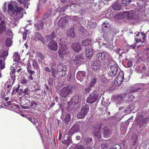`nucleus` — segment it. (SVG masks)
<instances>
[{"label": "nucleus", "instance_id": "obj_1", "mask_svg": "<svg viewBox=\"0 0 149 149\" xmlns=\"http://www.w3.org/2000/svg\"><path fill=\"white\" fill-rule=\"evenodd\" d=\"M101 96L99 90L95 89L90 94L86 100V102L90 104H93L95 102H98Z\"/></svg>", "mask_w": 149, "mask_h": 149}, {"label": "nucleus", "instance_id": "obj_2", "mask_svg": "<svg viewBox=\"0 0 149 149\" xmlns=\"http://www.w3.org/2000/svg\"><path fill=\"white\" fill-rule=\"evenodd\" d=\"M95 58L101 61H105L106 64L109 65L111 61V59L110 55H109L106 52L102 51L98 53L96 55Z\"/></svg>", "mask_w": 149, "mask_h": 149}, {"label": "nucleus", "instance_id": "obj_3", "mask_svg": "<svg viewBox=\"0 0 149 149\" xmlns=\"http://www.w3.org/2000/svg\"><path fill=\"white\" fill-rule=\"evenodd\" d=\"M102 124H97L93 126L92 128V134L95 138H97L99 140L101 139L102 135L100 132Z\"/></svg>", "mask_w": 149, "mask_h": 149}, {"label": "nucleus", "instance_id": "obj_4", "mask_svg": "<svg viewBox=\"0 0 149 149\" xmlns=\"http://www.w3.org/2000/svg\"><path fill=\"white\" fill-rule=\"evenodd\" d=\"M73 87L70 86L64 87L60 91V95L62 98H66L73 93Z\"/></svg>", "mask_w": 149, "mask_h": 149}, {"label": "nucleus", "instance_id": "obj_5", "mask_svg": "<svg viewBox=\"0 0 149 149\" xmlns=\"http://www.w3.org/2000/svg\"><path fill=\"white\" fill-rule=\"evenodd\" d=\"M118 66L116 64H115L110 67V70L107 72L108 77L109 79H112V77L116 75L118 70Z\"/></svg>", "mask_w": 149, "mask_h": 149}, {"label": "nucleus", "instance_id": "obj_6", "mask_svg": "<svg viewBox=\"0 0 149 149\" xmlns=\"http://www.w3.org/2000/svg\"><path fill=\"white\" fill-rule=\"evenodd\" d=\"M89 108L87 104H86L82 107L77 114V118L78 119L84 118L87 114L89 110Z\"/></svg>", "mask_w": 149, "mask_h": 149}, {"label": "nucleus", "instance_id": "obj_7", "mask_svg": "<svg viewBox=\"0 0 149 149\" xmlns=\"http://www.w3.org/2000/svg\"><path fill=\"white\" fill-rule=\"evenodd\" d=\"M84 56L82 53L76 56L73 59L74 64L78 66L81 65L84 62Z\"/></svg>", "mask_w": 149, "mask_h": 149}, {"label": "nucleus", "instance_id": "obj_8", "mask_svg": "<svg viewBox=\"0 0 149 149\" xmlns=\"http://www.w3.org/2000/svg\"><path fill=\"white\" fill-rule=\"evenodd\" d=\"M24 10L22 7L17 8L14 9L12 14L13 16L19 19L23 17V14L22 11Z\"/></svg>", "mask_w": 149, "mask_h": 149}, {"label": "nucleus", "instance_id": "obj_9", "mask_svg": "<svg viewBox=\"0 0 149 149\" xmlns=\"http://www.w3.org/2000/svg\"><path fill=\"white\" fill-rule=\"evenodd\" d=\"M86 74V72L85 71H78L76 74L77 78L78 79L83 81H86L88 79Z\"/></svg>", "mask_w": 149, "mask_h": 149}, {"label": "nucleus", "instance_id": "obj_10", "mask_svg": "<svg viewBox=\"0 0 149 149\" xmlns=\"http://www.w3.org/2000/svg\"><path fill=\"white\" fill-rule=\"evenodd\" d=\"M101 65V62L99 60H96L92 62L91 63V68L95 71L98 72L100 66Z\"/></svg>", "mask_w": 149, "mask_h": 149}, {"label": "nucleus", "instance_id": "obj_11", "mask_svg": "<svg viewBox=\"0 0 149 149\" xmlns=\"http://www.w3.org/2000/svg\"><path fill=\"white\" fill-rule=\"evenodd\" d=\"M71 100L73 102L74 105H76L77 107H79L81 101V97L78 95L75 94L72 96Z\"/></svg>", "mask_w": 149, "mask_h": 149}, {"label": "nucleus", "instance_id": "obj_12", "mask_svg": "<svg viewBox=\"0 0 149 149\" xmlns=\"http://www.w3.org/2000/svg\"><path fill=\"white\" fill-rule=\"evenodd\" d=\"M72 47L74 51L78 53L82 50V46L81 44L78 42H75L72 44Z\"/></svg>", "mask_w": 149, "mask_h": 149}, {"label": "nucleus", "instance_id": "obj_13", "mask_svg": "<svg viewBox=\"0 0 149 149\" xmlns=\"http://www.w3.org/2000/svg\"><path fill=\"white\" fill-rule=\"evenodd\" d=\"M94 52V50L93 46L91 45L88 46L86 49V57L88 59L91 58Z\"/></svg>", "mask_w": 149, "mask_h": 149}, {"label": "nucleus", "instance_id": "obj_14", "mask_svg": "<svg viewBox=\"0 0 149 149\" xmlns=\"http://www.w3.org/2000/svg\"><path fill=\"white\" fill-rule=\"evenodd\" d=\"M48 49L50 50L56 51L58 49V47L56 42L54 40L50 41L47 45Z\"/></svg>", "mask_w": 149, "mask_h": 149}, {"label": "nucleus", "instance_id": "obj_15", "mask_svg": "<svg viewBox=\"0 0 149 149\" xmlns=\"http://www.w3.org/2000/svg\"><path fill=\"white\" fill-rule=\"evenodd\" d=\"M122 4L120 0H118L115 2L111 5L112 8L115 10H120L122 7Z\"/></svg>", "mask_w": 149, "mask_h": 149}, {"label": "nucleus", "instance_id": "obj_16", "mask_svg": "<svg viewBox=\"0 0 149 149\" xmlns=\"http://www.w3.org/2000/svg\"><path fill=\"white\" fill-rule=\"evenodd\" d=\"M126 95L125 94L118 95L114 97L113 100L117 104H119L124 100Z\"/></svg>", "mask_w": 149, "mask_h": 149}, {"label": "nucleus", "instance_id": "obj_17", "mask_svg": "<svg viewBox=\"0 0 149 149\" xmlns=\"http://www.w3.org/2000/svg\"><path fill=\"white\" fill-rule=\"evenodd\" d=\"M143 88V85L141 84H138L132 86L130 91L132 93L140 92L141 89Z\"/></svg>", "mask_w": 149, "mask_h": 149}, {"label": "nucleus", "instance_id": "obj_18", "mask_svg": "<svg viewBox=\"0 0 149 149\" xmlns=\"http://www.w3.org/2000/svg\"><path fill=\"white\" fill-rule=\"evenodd\" d=\"M72 135H70V133L68 132V134L67 135H65L64 137L66 136V139L62 141V143L66 145L67 146L72 143V141L71 138Z\"/></svg>", "mask_w": 149, "mask_h": 149}, {"label": "nucleus", "instance_id": "obj_19", "mask_svg": "<svg viewBox=\"0 0 149 149\" xmlns=\"http://www.w3.org/2000/svg\"><path fill=\"white\" fill-rule=\"evenodd\" d=\"M80 126L78 124L74 125L70 128L69 132L70 133V135H73V134L79 131Z\"/></svg>", "mask_w": 149, "mask_h": 149}, {"label": "nucleus", "instance_id": "obj_20", "mask_svg": "<svg viewBox=\"0 0 149 149\" xmlns=\"http://www.w3.org/2000/svg\"><path fill=\"white\" fill-rule=\"evenodd\" d=\"M68 22V18L66 17L62 18L60 19L58 22V24L60 27L63 28L65 27L66 24Z\"/></svg>", "mask_w": 149, "mask_h": 149}, {"label": "nucleus", "instance_id": "obj_21", "mask_svg": "<svg viewBox=\"0 0 149 149\" xmlns=\"http://www.w3.org/2000/svg\"><path fill=\"white\" fill-rule=\"evenodd\" d=\"M102 134L104 137H109L111 134V131L106 126H104L102 129Z\"/></svg>", "mask_w": 149, "mask_h": 149}, {"label": "nucleus", "instance_id": "obj_22", "mask_svg": "<svg viewBox=\"0 0 149 149\" xmlns=\"http://www.w3.org/2000/svg\"><path fill=\"white\" fill-rule=\"evenodd\" d=\"M66 35L68 37L74 38L75 37V35L74 32V29L71 27L66 31Z\"/></svg>", "mask_w": 149, "mask_h": 149}, {"label": "nucleus", "instance_id": "obj_23", "mask_svg": "<svg viewBox=\"0 0 149 149\" xmlns=\"http://www.w3.org/2000/svg\"><path fill=\"white\" fill-rule=\"evenodd\" d=\"M135 107L134 103H132L130 104L126 109L124 110V112L126 113H130L131 112L133 111V109Z\"/></svg>", "mask_w": 149, "mask_h": 149}, {"label": "nucleus", "instance_id": "obj_24", "mask_svg": "<svg viewBox=\"0 0 149 149\" xmlns=\"http://www.w3.org/2000/svg\"><path fill=\"white\" fill-rule=\"evenodd\" d=\"M62 68L58 69L57 70V72L59 76L61 77L64 76L65 77L66 68L65 67H62Z\"/></svg>", "mask_w": 149, "mask_h": 149}, {"label": "nucleus", "instance_id": "obj_25", "mask_svg": "<svg viewBox=\"0 0 149 149\" xmlns=\"http://www.w3.org/2000/svg\"><path fill=\"white\" fill-rule=\"evenodd\" d=\"M141 117V120L140 121H141V123L140 122L139 123V127L140 128H141V125H142V123L143 124H145L149 120V116L145 117L144 116H142V114L141 116L139 117V118H140Z\"/></svg>", "mask_w": 149, "mask_h": 149}, {"label": "nucleus", "instance_id": "obj_26", "mask_svg": "<svg viewBox=\"0 0 149 149\" xmlns=\"http://www.w3.org/2000/svg\"><path fill=\"white\" fill-rule=\"evenodd\" d=\"M34 35L35 37L38 40L41 41L43 44H45V40L42 37V36L38 32L35 33Z\"/></svg>", "mask_w": 149, "mask_h": 149}, {"label": "nucleus", "instance_id": "obj_27", "mask_svg": "<svg viewBox=\"0 0 149 149\" xmlns=\"http://www.w3.org/2000/svg\"><path fill=\"white\" fill-rule=\"evenodd\" d=\"M71 116L70 114L67 113L65 116V117L63 120V124L64 125H66L70 120Z\"/></svg>", "mask_w": 149, "mask_h": 149}, {"label": "nucleus", "instance_id": "obj_28", "mask_svg": "<svg viewBox=\"0 0 149 149\" xmlns=\"http://www.w3.org/2000/svg\"><path fill=\"white\" fill-rule=\"evenodd\" d=\"M134 2V0H122L121 1L123 6L125 7L126 9H127L126 8L131 3H133Z\"/></svg>", "mask_w": 149, "mask_h": 149}, {"label": "nucleus", "instance_id": "obj_29", "mask_svg": "<svg viewBox=\"0 0 149 149\" xmlns=\"http://www.w3.org/2000/svg\"><path fill=\"white\" fill-rule=\"evenodd\" d=\"M147 2L146 0H139V2H136V4L141 8L145 7L147 5Z\"/></svg>", "mask_w": 149, "mask_h": 149}, {"label": "nucleus", "instance_id": "obj_30", "mask_svg": "<svg viewBox=\"0 0 149 149\" xmlns=\"http://www.w3.org/2000/svg\"><path fill=\"white\" fill-rule=\"evenodd\" d=\"M54 11L53 9H49L48 10V11L45 13L43 15L42 19L43 20H45L46 19H47L48 17H49L51 15L52 12Z\"/></svg>", "mask_w": 149, "mask_h": 149}, {"label": "nucleus", "instance_id": "obj_31", "mask_svg": "<svg viewBox=\"0 0 149 149\" xmlns=\"http://www.w3.org/2000/svg\"><path fill=\"white\" fill-rule=\"evenodd\" d=\"M8 52L6 50H1L0 51V57L4 58L5 59L8 55Z\"/></svg>", "mask_w": 149, "mask_h": 149}, {"label": "nucleus", "instance_id": "obj_32", "mask_svg": "<svg viewBox=\"0 0 149 149\" xmlns=\"http://www.w3.org/2000/svg\"><path fill=\"white\" fill-rule=\"evenodd\" d=\"M56 37V33L55 32H54V31H53L50 35L46 36V38L47 39V40L49 41L54 40L53 39Z\"/></svg>", "mask_w": 149, "mask_h": 149}, {"label": "nucleus", "instance_id": "obj_33", "mask_svg": "<svg viewBox=\"0 0 149 149\" xmlns=\"http://www.w3.org/2000/svg\"><path fill=\"white\" fill-rule=\"evenodd\" d=\"M124 74L123 72H120L116 78L118 79V81L122 82L123 81H124Z\"/></svg>", "mask_w": 149, "mask_h": 149}, {"label": "nucleus", "instance_id": "obj_34", "mask_svg": "<svg viewBox=\"0 0 149 149\" xmlns=\"http://www.w3.org/2000/svg\"><path fill=\"white\" fill-rule=\"evenodd\" d=\"M91 88L87 84L84 87L83 90V93L84 94L86 95L89 93L91 90Z\"/></svg>", "mask_w": 149, "mask_h": 149}, {"label": "nucleus", "instance_id": "obj_35", "mask_svg": "<svg viewBox=\"0 0 149 149\" xmlns=\"http://www.w3.org/2000/svg\"><path fill=\"white\" fill-rule=\"evenodd\" d=\"M32 65L34 70L38 71L40 70V67L38 63L36 62L35 60H33L32 62Z\"/></svg>", "mask_w": 149, "mask_h": 149}, {"label": "nucleus", "instance_id": "obj_36", "mask_svg": "<svg viewBox=\"0 0 149 149\" xmlns=\"http://www.w3.org/2000/svg\"><path fill=\"white\" fill-rule=\"evenodd\" d=\"M97 79L96 77H94L93 79H92L89 84H88L91 88L93 87L96 84V82L97 81Z\"/></svg>", "mask_w": 149, "mask_h": 149}, {"label": "nucleus", "instance_id": "obj_37", "mask_svg": "<svg viewBox=\"0 0 149 149\" xmlns=\"http://www.w3.org/2000/svg\"><path fill=\"white\" fill-rule=\"evenodd\" d=\"M29 101L28 99H26V100H22V103L23 104V105H26V106H23L21 104V107L23 109H29V107L28 106V104L26 102Z\"/></svg>", "mask_w": 149, "mask_h": 149}, {"label": "nucleus", "instance_id": "obj_38", "mask_svg": "<svg viewBox=\"0 0 149 149\" xmlns=\"http://www.w3.org/2000/svg\"><path fill=\"white\" fill-rule=\"evenodd\" d=\"M91 41L90 40L87 39L84 40H83L82 42L83 45L84 46H88L90 45L91 43Z\"/></svg>", "mask_w": 149, "mask_h": 149}, {"label": "nucleus", "instance_id": "obj_39", "mask_svg": "<svg viewBox=\"0 0 149 149\" xmlns=\"http://www.w3.org/2000/svg\"><path fill=\"white\" fill-rule=\"evenodd\" d=\"M67 51H63L62 50H58V54L59 56L63 58H64V56L67 54Z\"/></svg>", "mask_w": 149, "mask_h": 149}, {"label": "nucleus", "instance_id": "obj_40", "mask_svg": "<svg viewBox=\"0 0 149 149\" xmlns=\"http://www.w3.org/2000/svg\"><path fill=\"white\" fill-rule=\"evenodd\" d=\"M126 141L123 140L121 141L120 143V149H125L126 145H125Z\"/></svg>", "mask_w": 149, "mask_h": 149}, {"label": "nucleus", "instance_id": "obj_41", "mask_svg": "<svg viewBox=\"0 0 149 149\" xmlns=\"http://www.w3.org/2000/svg\"><path fill=\"white\" fill-rule=\"evenodd\" d=\"M5 44L7 47L11 46L12 44L11 39L10 38H7L5 41Z\"/></svg>", "mask_w": 149, "mask_h": 149}, {"label": "nucleus", "instance_id": "obj_42", "mask_svg": "<svg viewBox=\"0 0 149 149\" xmlns=\"http://www.w3.org/2000/svg\"><path fill=\"white\" fill-rule=\"evenodd\" d=\"M27 119L31 122L35 126H36V123L37 120L36 119L33 117H27Z\"/></svg>", "mask_w": 149, "mask_h": 149}, {"label": "nucleus", "instance_id": "obj_43", "mask_svg": "<svg viewBox=\"0 0 149 149\" xmlns=\"http://www.w3.org/2000/svg\"><path fill=\"white\" fill-rule=\"evenodd\" d=\"M38 56L39 58V59L38 60L39 63L41 62L44 59V56L43 54L40 52H39L38 53Z\"/></svg>", "mask_w": 149, "mask_h": 149}, {"label": "nucleus", "instance_id": "obj_44", "mask_svg": "<svg viewBox=\"0 0 149 149\" xmlns=\"http://www.w3.org/2000/svg\"><path fill=\"white\" fill-rule=\"evenodd\" d=\"M102 43L103 45H104L105 47L108 48L110 51H112L114 49L113 48H114V46L108 45L106 43L102 42Z\"/></svg>", "mask_w": 149, "mask_h": 149}, {"label": "nucleus", "instance_id": "obj_45", "mask_svg": "<svg viewBox=\"0 0 149 149\" xmlns=\"http://www.w3.org/2000/svg\"><path fill=\"white\" fill-rule=\"evenodd\" d=\"M45 90L47 91V92L50 93L51 94L52 93V87H50V86H48L47 84H45Z\"/></svg>", "mask_w": 149, "mask_h": 149}, {"label": "nucleus", "instance_id": "obj_46", "mask_svg": "<svg viewBox=\"0 0 149 149\" xmlns=\"http://www.w3.org/2000/svg\"><path fill=\"white\" fill-rule=\"evenodd\" d=\"M68 49V47L66 45H61V47L58 50L67 51Z\"/></svg>", "mask_w": 149, "mask_h": 149}, {"label": "nucleus", "instance_id": "obj_47", "mask_svg": "<svg viewBox=\"0 0 149 149\" xmlns=\"http://www.w3.org/2000/svg\"><path fill=\"white\" fill-rule=\"evenodd\" d=\"M51 73L52 76L54 78L56 77V70L54 68H51Z\"/></svg>", "mask_w": 149, "mask_h": 149}, {"label": "nucleus", "instance_id": "obj_48", "mask_svg": "<svg viewBox=\"0 0 149 149\" xmlns=\"http://www.w3.org/2000/svg\"><path fill=\"white\" fill-rule=\"evenodd\" d=\"M13 57L14 58V61H17L19 60L20 58L18 55V53L17 52L14 53Z\"/></svg>", "mask_w": 149, "mask_h": 149}, {"label": "nucleus", "instance_id": "obj_49", "mask_svg": "<svg viewBox=\"0 0 149 149\" xmlns=\"http://www.w3.org/2000/svg\"><path fill=\"white\" fill-rule=\"evenodd\" d=\"M122 83V82L118 81V79H117L116 78H115L114 82V84L116 86H119L121 85Z\"/></svg>", "mask_w": 149, "mask_h": 149}, {"label": "nucleus", "instance_id": "obj_50", "mask_svg": "<svg viewBox=\"0 0 149 149\" xmlns=\"http://www.w3.org/2000/svg\"><path fill=\"white\" fill-rule=\"evenodd\" d=\"M72 105H74V103L71 100V99L70 101H69L68 103V106L66 108L69 109L70 108H71V106Z\"/></svg>", "mask_w": 149, "mask_h": 149}, {"label": "nucleus", "instance_id": "obj_51", "mask_svg": "<svg viewBox=\"0 0 149 149\" xmlns=\"http://www.w3.org/2000/svg\"><path fill=\"white\" fill-rule=\"evenodd\" d=\"M37 105V104L34 101H32L30 105V107L34 109L36 107Z\"/></svg>", "mask_w": 149, "mask_h": 149}, {"label": "nucleus", "instance_id": "obj_52", "mask_svg": "<svg viewBox=\"0 0 149 149\" xmlns=\"http://www.w3.org/2000/svg\"><path fill=\"white\" fill-rule=\"evenodd\" d=\"M30 91L29 88H26L23 91V93L25 95H29Z\"/></svg>", "mask_w": 149, "mask_h": 149}, {"label": "nucleus", "instance_id": "obj_53", "mask_svg": "<svg viewBox=\"0 0 149 149\" xmlns=\"http://www.w3.org/2000/svg\"><path fill=\"white\" fill-rule=\"evenodd\" d=\"M48 85L49 86H50L53 87V79L52 78H49L48 80Z\"/></svg>", "mask_w": 149, "mask_h": 149}, {"label": "nucleus", "instance_id": "obj_54", "mask_svg": "<svg viewBox=\"0 0 149 149\" xmlns=\"http://www.w3.org/2000/svg\"><path fill=\"white\" fill-rule=\"evenodd\" d=\"M8 10H9L12 13L14 9L13 8V5L11 3L8 4Z\"/></svg>", "mask_w": 149, "mask_h": 149}, {"label": "nucleus", "instance_id": "obj_55", "mask_svg": "<svg viewBox=\"0 0 149 149\" xmlns=\"http://www.w3.org/2000/svg\"><path fill=\"white\" fill-rule=\"evenodd\" d=\"M0 64L1 67L0 68L2 70L4 69L5 67V64L4 63H3V61L2 60H0Z\"/></svg>", "mask_w": 149, "mask_h": 149}, {"label": "nucleus", "instance_id": "obj_56", "mask_svg": "<svg viewBox=\"0 0 149 149\" xmlns=\"http://www.w3.org/2000/svg\"><path fill=\"white\" fill-rule=\"evenodd\" d=\"M18 2L20 4H26L28 2V0H18Z\"/></svg>", "mask_w": 149, "mask_h": 149}, {"label": "nucleus", "instance_id": "obj_57", "mask_svg": "<svg viewBox=\"0 0 149 149\" xmlns=\"http://www.w3.org/2000/svg\"><path fill=\"white\" fill-rule=\"evenodd\" d=\"M96 24L95 22H92L90 25V27L91 28L94 29L96 27Z\"/></svg>", "mask_w": 149, "mask_h": 149}, {"label": "nucleus", "instance_id": "obj_58", "mask_svg": "<svg viewBox=\"0 0 149 149\" xmlns=\"http://www.w3.org/2000/svg\"><path fill=\"white\" fill-rule=\"evenodd\" d=\"M77 149H85L84 147L82 145H77L75 146Z\"/></svg>", "mask_w": 149, "mask_h": 149}, {"label": "nucleus", "instance_id": "obj_59", "mask_svg": "<svg viewBox=\"0 0 149 149\" xmlns=\"http://www.w3.org/2000/svg\"><path fill=\"white\" fill-rule=\"evenodd\" d=\"M102 105L104 106L105 107H108L109 104V102H107L106 103L104 101H102Z\"/></svg>", "mask_w": 149, "mask_h": 149}, {"label": "nucleus", "instance_id": "obj_60", "mask_svg": "<svg viewBox=\"0 0 149 149\" xmlns=\"http://www.w3.org/2000/svg\"><path fill=\"white\" fill-rule=\"evenodd\" d=\"M13 6L14 9L16 8H19L17 7L18 3L15 1H14L12 2Z\"/></svg>", "mask_w": 149, "mask_h": 149}, {"label": "nucleus", "instance_id": "obj_61", "mask_svg": "<svg viewBox=\"0 0 149 149\" xmlns=\"http://www.w3.org/2000/svg\"><path fill=\"white\" fill-rule=\"evenodd\" d=\"M92 140V138H87L86 139L85 141L87 144H88L91 142Z\"/></svg>", "mask_w": 149, "mask_h": 149}, {"label": "nucleus", "instance_id": "obj_62", "mask_svg": "<svg viewBox=\"0 0 149 149\" xmlns=\"http://www.w3.org/2000/svg\"><path fill=\"white\" fill-rule=\"evenodd\" d=\"M6 29V27L4 25L0 26V30L2 32L4 31Z\"/></svg>", "mask_w": 149, "mask_h": 149}, {"label": "nucleus", "instance_id": "obj_63", "mask_svg": "<svg viewBox=\"0 0 149 149\" xmlns=\"http://www.w3.org/2000/svg\"><path fill=\"white\" fill-rule=\"evenodd\" d=\"M72 19L74 21L77 22L78 20V17L76 16H74L72 17Z\"/></svg>", "mask_w": 149, "mask_h": 149}, {"label": "nucleus", "instance_id": "obj_64", "mask_svg": "<svg viewBox=\"0 0 149 149\" xmlns=\"http://www.w3.org/2000/svg\"><path fill=\"white\" fill-rule=\"evenodd\" d=\"M28 30H27L26 31L24 32L23 34V38L24 40H25L26 39V35Z\"/></svg>", "mask_w": 149, "mask_h": 149}]
</instances>
